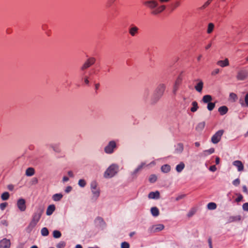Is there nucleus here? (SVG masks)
Returning <instances> with one entry per match:
<instances>
[{
	"label": "nucleus",
	"mask_w": 248,
	"mask_h": 248,
	"mask_svg": "<svg viewBox=\"0 0 248 248\" xmlns=\"http://www.w3.org/2000/svg\"><path fill=\"white\" fill-rule=\"evenodd\" d=\"M92 191L94 195L96 197H98L99 195V191L97 189L95 190H92Z\"/></svg>",
	"instance_id": "obj_46"
},
{
	"label": "nucleus",
	"mask_w": 248,
	"mask_h": 248,
	"mask_svg": "<svg viewBox=\"0 0 248 248\" xmlns=\"http://www.w3.org/2000/svg\"><path fill=\"white\" fill-rule=\"evenodd\" d=\"M96 187H97V185H96V183H92V190H95V189H96Z\"/></svg>",
	"instance_id": "obj_52"
},
{
	"label": "nucleus",
	"mask_w": 248,
	"mask_h": 248,
	"mask_svg": "<svg viewBox=\"0 0 248 248\" xmlns=\"http://www.w3.org/2000/svg\"><path fill=\"white\" fill-rule=\"evenodd\" d=\"M143 5L147 8L151 10V13L153 15H157L161 13L166 8V6L164 5L157 7L158 2L155 0L145 1L143 2Z\"/></svg>",
	"instance_id": "obj_1"
},
{
	"label": "nucleus",
	"mask_w": 248,
	"mask_h": 248,
	"mask_svg": "<svg viewBox=\"0 0 248 248\" xmlns=\"http://www.w3.org/2000/svg\"><path fill=\"white\" fill-rule=\"evenodd\" d=\"M215 107V103L212 102H209L207 105V109L209 111L212 110Z\"/></svg>",
	"instance_id": "obj_35"
},
{
	"label": "nucleus",
	"mask_w": 248,
	"mask_h": 248,
	"mask_svg": "<svg viewBox=\"0 0 248 248\" xmlns=\"http://www.w3.org/2000/svg\"><path fill=\"white\" fill-rule=\"evenodd\" d=\"M11 242L9 239L4 238L0 241V248H10Z\"/></svg>",
	"instance_id": "obj_11"
},
{
	"label": "nucleus",
	"mask_w": 248,
	"mask_h": 248,
	"mask_svg": "<svg viewBox=\"0 0 248 248\" xmlns=\"http://www.w3.org/2000/svg\"><path fill=\"white\" fill-rule=\"evenodd\" d=\"M217 64L222 67H224L229 65V61L227 58H226L224 60L218 61L217 62Z\"/></svg>",
	"instance_id": "obj_15"
},
{
	"label": "nucleus",
	"mask_w": 248,
	"mask_h": 248,
	"mask_svg": "<svg viewBox=\"0 0 248 248\" xmlns=\"http://www.w3.org/2000/svg\"><path fill=\"white\" fill-rule=\"evenodd\" d=\"M205 123L204 122L199 123L196 127V129L197 131H201L205 127Z\"/></svg>",
	"instance_id": "obj_25"
},
{
	"label": "nucleus",
	"mask_w": 248,
	"mask_h": 248,
	"mask_svg": "<svg viewBox=\"0 0 248 248\" xmlns=\"http://www.w3.org/2000/svg\"><path fill=\"white\" fill-rule=\"evenodd\" d=\"M72 190V187L71 186H67L65 190V191L66 192V193H68L69 192H70L71 190Z\"/></svg>",
	"instance_id": "obj_54"
},
{
	"label": "nucleus",
	"mask_w": 248,
	"mask_h": 248,
	"mask_svg": "<svg viewBox=\"0 0 248 248\" xmlns=\"http://www.w3.org/2000/svg\"><path fill=\"white\" fill-rule=\"evenodd\" d=\"M8 189L10 190H13V189H14V186L13 185H9L8 186Z\"/></svg>",
	"instance_id": "obj_60"
},
{
	"label": "nucleus",
	"mask_w": 248,
	"mask_h": 248,
	"mask_svg": "<svg viewBox=\"0 0 248 248\" xmlns=\"http://www.w3.org/2000/svg\"><path fill=\"white\" fill-rule=\"evenodd\" d=\"M164 226L163 224H157L153 226L151 231L153 232H157L163 230Z\"/></svg>",
	"instance_id": "obj_14"
},
{
	"label": "nucleus",
	"mask_w": 248,
	"mask_h": 248,
	"mask_svg": "<svg viewBox=\"0 0 248 248\" xmlns=\"http://www.w3.org/2000/svg\"><path fill=\"white\" fill-rule=\"evenodd\" d=\"M65 246V243L64 242H60L57 245V247L58 248H63Z\"/></svg>",
	"instance_id": "obj_40"
},
{
	"label": "nucleus",
	"mask_w": 248,
	"mask_h": 248,
	"mask_svg": "<svg viewBox=\"0 0 248 248\" xmlns=\"http://www.w3.org/2000/svg\"><path fill=\"white\" fill-rule=\"evenodd\" d=\"M170 170V167L169 165H164L161 167V170L163 172L167 173Z\"/></svg>",
	"instance_id": "obj_24"
},
{
	"label": "nucleus",
	"mask_w": 248,
	"mask_h": 248,
	"mask_svg": "<svg viewBox=\"0 0 248 248\" xmlns=\"http://www.w3.org/2000/svg\"><path fill=\"white\" fill-rule=\"evenodd\" d=\"M115 0H108V2L109 3V5H110L112 3H113Z\"/></svg>",
	"instance_id": "obj_63"
},
{
	"label": "nucleus",
	"mask_w": 248,
	"mask_h": 248,
	"mask_svg": "<svg viewBox=\"0 0 248 248\" xmlns=\"http://www.w3.org/2000/svg\"><path fill=\"white\" fill-rule=\"evenodd\" d=\"M214 28V25L212 23H209L208 26V29H207V33H211L213 31Z\"/></svg>",
	"instance_id": "obj_33"
},
{
	"label": "nucleus",
	"mask_w": 248,
	"mask_h": 248,
	"mask_svg": "<svg viewBox=\"0 0 248 248\" xmlns=\"http://www.w3.org/2000/svg\"><path fill=\"white\" fill-rule=\"evenodd\" d=\"M55 210V206L54 204H51L48 206L47 208L46 214L47 216H50L52 214L53 212Z\"/></svg>",
	"instance_id": "obj_17"
},
{
	"label": "nucleus",
	"mask_w": 248,
	"mask_h": 248,
	"mask_svg": "<svg viewBox=\"0 0 248 248\" xmlns=\"http://www.w3.org/2000/svg\"><path fill=\"white\" fill-rule=\"evenodd\" d=\"M44 209L42 207H39L37 209L36 212L34 214L32 220L37 222H39L41 216L43 213Z\"/></svg>",
	"instance_id": "obj_7"
},
{
	"label": "nucleus",
	"mask_w": 248,
	"mask_h": 248,
	"mask_svg": "<svg viewBox=\"0 0 248 248\" xmlns=\"http://www.w3.org/2000/svg\"><path fill=\"white\" fill-rule=\"evenodd\" d=\"M212 98L210 95H205L203 96L202 101L204 103H209L212 100Z\"/></svg>",
	"instance_id": "obj_21"
},
{
	"label": "nucleus",
	"mask_w": 248,
	"mask_h": 248,
	"mask_svg": "<svg viewBox=\"0 0 248 248\" xmlns=\"http://www.w3.org/2000/svg\"><path fill=\"white\" fill-rule=\"evenodd\" d=\"M62 235L61 232L57 230H55L53 232V236L54 238H60Z\"/></svg>",
	"instance_id": "obj_31"
},
{
	"label": "nucleus",
	"mask_w": 248,
	"mask_h": 248,
	"mask_svg": "<svg viewBox=\"0 0 248 248\" xmlns=\"http://www.w3.org/2000/svg\"><path fill=\"white\" fill-rule=\"evenodd\" d=\"M243 191L244 192H245L246 194L248 193V188L246 187V186H243Z\"/></svg>",
	"instance_id": "obj_53"
},
{
	"label": "nucleus",
	"mask_w": 248,
	"mask_h": 248,
	"mask_svg": "<svg viewBox=\"0 0 248 248\" xmlns=\"http://www.w3.org/2000/svg\"><path fill=\"white\" fill-rule=\"evenodd\" d=\"M207 207L210 210H214L217 208V205L214 202H210L208 204Z\"/></svg>",
	"instance_id": "obj_32"
},
{
	"label": "nucleus",
	"mask_w": 248,
	"mask_h": 248,
	"mask_svg": "<svg viewBox=\"0 0 248 248\" xmlns=\"http://www.w3.org/2000/svg\"><path fill=\"white\" fill-rule=\"evenodd\" d=\"M63 195L62 194H55L53 196L52 199L53 201L57 202L60 201Z\"/></svg>",
	"instance_id": "obj_23"
},
{
	"label": "nucleus",
	"mask_w": 248,
	"mask_h": 248,
	"mask_svg": "<svg viewBox=\"0 0 248 248\" xmlns=\"http://www.w3.org/2000/svg\"><path fill=\"white\" fill-rule=\"evenodd\" d=\"M84 82H85V83L86 84H89V80H88V78H87V77H86V78H85V79H84Z\"/></svg>",
	"instance_id": "obj_62"
},
{
	"label": "nucleus",
	"mask_w": 248,
	"mask_h": 248,
	"mask_svg": "<svg viewBox=\"0 0 248 248\" xmlns=\"http://www.w3.org/2000/svg\"><path fill=\"white\" fill-rule=\"evenodd\" d=\"M215 152V149L213 148H210L204 151L205 155H208L213 153Z\"/></svg>",
	"instance_id": "obj_37"
},
{
	"label": "nucleus",
	"mask_w": 248,
	"mask_h": 248,
	"mask_svg": "<svg viewBox=\"0 0 248 248\" xmlns=\"http://www.w3.org/2000/svg\"><path fill=\"white\" fill-rule=\"evenodd\" d=\"M128 32L132 37H134L139 34V28L134 25H131L128 29Z\"/></svg>",
	"instance_id": "obj_9"
},
{
	"label": "nucleus",
	"mask_w": 248,
	"mask_h": 248,
	"mask_svg": "<svg viewBox=\"0 0 248 248\" xmlns=\"http://www.w3.org/2000/svg\"><path fill=\"white\" fill-rule=\"evenodd\" d=\"M35 170L33 168H28L26 170V175L28 176H31L34 175Z\"/></svg>",
	"instance_id": "obj_20"
},
{
	"label": "nucleus",
	"mask_w": 248,
	"mask_h": 248,
	"mask_svg": "<svg viewBox=\"0 0 248 248\" xmlns=\"http://www.w3.org/2000/svg\"><path fill=\"white\" fill-rule=\"evenodd\" d=\"M185 164L183 162H181L179 164L177 165L176 170L178 172H181L184 168Z\"/></svg>",
	"instance_id": "obj_28"
},
{
	"label": "nucleus",
	"mask_w": 248,
	"mask_h": 248,
	"mask_svg": "<svg viewBox=\"0 0 248 248\" xmlns=\"http://www.w3.org/2000/svg\"><path fill=\"white\" fill-rule=\"evenodd\" d=\"M17 206L21 211H25L26 209L25 200L22 198L19 199L17 202Z\"/></svg>",
	"instance_id": "obj_10"
},
{
	"label": "nucleus",
	"mask_w": 248,
	"mask_h": 248,
	"mask_svg": "<svg viewBox=\"0 0 248 248\" xmlns=\"http://www.w3.org/2000/svg\"><path fill=\"white\" fill-rule=\"evenodd\" d=\"M224 133V130H219L217 131L212 137L211 141L214 144H217L219 142L221 139V137Z\"/></svg>",
	"instance_id": "obj_3"
},
{
	"label": "nucleus",
	"mask_w": 248,
	"mask_h": 248,
	"mask_svg": "<svg viewBox=\"0 0 248 248\" xmlns=\"http://www.w3.org/2000/svg\"><path fill=\"white\" fill-rule=\"evenodd\" d=\"M184 150V146L182 143L177 144L175 151L177 153H182Z\"/></svg>",
	"instance_id": "obj_26"
},
{
	"label": "nucleus",
	"mask_w": 248,
	"mask_h": 248,
	"mask_svg": "<svg viewBox=\"0 0 248 248\" xmlns=\"http://www.w3.org/2000/svg\"><path fill=\"white\" fill-rule=\"evenodd\" d=\"M237 195H238V197L235 199V202H239L242 200L243 197V196L240 194H238Z\"/></svg>",
	"instance_id": "obj_42"
},
{
	"label": "nucleus",
	"mask_w": 248,
	"mask_h": 248,
	"mask_svg": "<svg viewBox=\"0 0 248 248\" xmlns=\"http://www.w3.org/2000/svg\"><path fill=\"white\" fill-rule=\"evenodd\" d=\"M209 170L212 171H215L217 170V168L215 165H212L210 167Z\"/></svg>",
	"instance_id": "obj_49"
},
{
	"label": "nucleus",
	"mask_w": 248,
	"mask_h": 248,
	"mask_svg": "<svg viewBox=\"0 0 248 248\" xmlns=\"http://www.w3.org/2000/svg\"><path fill=\"white\" fill-rule=\"evenodd\" d=\"M75 248H82V246L80 245H77L76 246Z\"/></svg>",
	"instance_id": "obj_64"
},
{
	"label": "nucleus",
	"mask_w": 248,
	"mask_h": 248,
	"mask_svg": "<svg viewBox=\"0 0 248 248\" xmlns=\"http://www.w3.org/2000/svg\"><path fill=\"white\" fill-rule=\"evenodd\" d=\"M41 234L43 236H47L49 234L48 229L46 227L43 228L41 230Z\"/></svg>",
	"instance_id": "obj_34"
},
{
	"label": "nucleus",
	"mask_w": 248,
	"mask_h": 248,
	"mask_svg": "<svg viewBox=\"0 0 248 248\" xmlns=\"http://www.w3.org/2000/svg\"><path fill=\"white\" fill-rule=\"evenodd\" d=\"M233 165L237 167L238 171H242L244 170V165L242 162L239 160H236L233 162Z\"/></svg>",
	"instance_id": "obj_12"
},
{
	"label": "nucleus",
	"mask_w": 248,
	"mask_h": 248,
	"mask_svg": "<svg viewBox=\"0 0 248 248\" xmlns=\"http://www.w3.org/2000/svg\"><path fill=\"white\" fill-rule=\"evenodd\" d=\"M240 219H241V217L239 216L230 217V220H231V221H232L240 220Z\"/></svg>",
	"instance_id": "obj_43"
},
{
	"label": "nucleus",
	"mask_w": 248,
	"mask_h": 248,
	"mask_svg": "<svg viewBox=\"0 0 248 248\" xmlns=\"http://www.w3.org/2000/svg\"><path fill=\"white\" fill-rule=\"evenodd\" d=\"M180 5V2L178 1H176L174 4V8H176Z\"/></svg>",
	"instance_id": "obj_51"
},
{
	"label": "nucleus",
	"mask_w": 248,
	"mask_h": 248,
	"mask_svg": "<svg viewBox=\"0 0 248 248\" xmlns=\"http://www.w3.org/2000/svg\"><path fill=\"white\" fill-rule=\"evenodd\" d=\"M95 62V59L93 57H91L88 59L86 62L84 63L82 66L81 67L80 69L82 71H84L87 68H89L92 65H93Z\"/></svg>",
	"instance_id": "obj_5"
},
{
	"label": "nucleus",
	"mask_w": 248,
	"mask_h": 248,
	"mask_svg": "<svg viewBox=\"0 0 248 248\" xmlns=\"http://www.w3.org/2000/svg\"><path fill=\"white\" fill-rule=\"evenodd\" d=\"M245 102L246 106L248 107V93L246 94L245 97Z\"/></svg>",
	"instance_id": "obj_50"
},
{
	"label": "nucleus",
	"mask_w": 248,
	"mask_h": 248,
	"mask_svg": "<svg viewBox=\"0 0 248 248\" xmlns=\"http://www.w3.org/2000/svg\"><path fill=\"white\" fill-rule=\"evenodd\" d=\"M198 83L195 85V89L199 93H201L203 87V83L201 79H198Z\"/></svg>",
	"instance_id": "obj_13"
},
{
	"label": "nucleus",
	"mask_w": 248,
	"mask_h": 248,
	"mask_svg": "<svg viewBox=\"0 0 248 248\" xmlns=\"http://www.w3.org/2000/svg\"><path fill=\"white\" fill-rule=\"evenodd\" d=\"M248 77V71L246 70H241L238 72L236 78L238 80H243Z\"/></svg>",
	"instance_id": "obj_8"
},
{
	"label": "nucleus",
	"mask_w": 248,
	"mask_h": 248,
	"mask_svg": "<svg viewBox=\"0 0 248 248\" xmlns=\"http://www.w3.org/2000/svg\"><path fill=\"white\" fill-rule=\"evenodd\" d=\"M86 184L85 181L83 179H80L78 181V185L81 187H84Z\"/></svg>",
	"instance_id": "obj_39"
},
{
	"label": "nucleus",
	"mask_w": 248,
	"mask_h": 248,
	"mask_svg": "<svg viewBox=\"0 0 248 248\" xmlns=\"http://www.w3.org/2000/svg\"><path fill=\"white\" fill-rule=\"evenodd\" d=\"M218 111L221 115H223L227 113L228 108L226 106H223L219 107Z\"/></svg>",
	"instance_id": "obj_18"
},
{
	"label": "nucleus",
	"mask_w": 248,
	"mask_h": 248,
	"mask_svg": "<svg viewBox=\"0 0 248 248\" xmlns=\"http://www.w3.org/2000/svg\"><path fill=\"white\" fill-rule=\"evenodd\" d=\"M232 183L234 186H238L240 184V180L238 178L236 179L233 181Z\"/></svg>",
	"instance_id": "obj_47"
},
{
	"label": "nucleus",
	"mask_w": 248,
	"mask_h": 248,
	"mask_svg": "<svg viewBox=\"0 0 248 248\" xmlns=\"http://www.w3.org/2000/svg\"><path fill=\"white\" fill-rule=\"evenodd\" d=\"M211 46H212V44L211 43H209L208 45H207L205 46V49H206V50L208 49Z\"/></svg>",
	"instance_id": "obj_59"
},
{
	"label": "nucleus",
	"mask_w": 248,
	"mask_h": 248,
	"mask_svg": "<svg viewBox=\"0 0 248 248\" xmlns=\"http://www.w3.org/2000/svg\"><path fill=\"white\" fill-rule=\"evenodd\" d=\"M229 99L232 102H235L237 99V95L233 93H232L230 94Z\"/></svg>",
	"instance_id": "obj_29"
},
{
	"label": "nucleus",
	"mask_w": 248,
	"mask_h": 248,
	"mask_svg": "<svg viewBox=\"0 0 248 248\" xmlns=\"http://www.w3.org/2000/svg\"><path fill=\"white\" fill-rule=\"evenodd\" d=\"M208 243H209L210 248H213L212 244V239L211 238L208 239Z\"/></svg>",
	"instance_id": "obj_56"
},
{
	"label": "nucleus",
	"mask_w": 248,
	"mask_h": 248,
	"mask_svg": "<svg viewBox=\"0 0 248 248\" xmlns=\"http://www.w3.org/2000/svg\"><path fill=\"white\" fill-rule=\"evenodd\" d=\"M68 180H69V178L67 176H64L63 177V180H63V182L67 181H68Z\"/></svg>",
	"instance_id": "obj_61"
},
{
	"label": "nucleus",
	"mask_w": 248,
	"mask_h": 248,
	"mask_svg": "<svg viewBox=\"0 0 248 248\" xmlns=\"http://www.w3.org/2000/svg\"><path fill=\"white\" fill-rule=\"evenodd\" d=\"M10 197L9 193L8 192H5L1 194V198L3 201L7 200Z\"/></svg>",
	"instance_id": "obj_30"
},
{
	"label": "nucleus",
	"mask_w": 248,
	"mask_h": 248,
	"mask_svg": "<svg viewBox=\"0 0 248 248\" xmlns=\"http://www.w3.org/2000/svg\"><path fill=\"white\" fill-rule=\"evenodd\" d=\"M160 197V193L159 191L151 192L148 195L149 199H159Z\"/></svg>",
	"instance_id": "obj_16"
},
{
	"label": "nucleus",
	"mask_w": 248,
	"mask_h": 248,
	"mask_svg": "<svg viewBox=\"0 0 248 248\" xmlns=\"http://www.w3.org/2000/svg\"><path fill=\"white\" fill-rule=\"evenodd\" d=\"M157 180V176L155 174L151 175L149 177V181L150 183H154Z\"/></svg>",
	"instance_id": "obj_36"
},
{
	"label": "nucleus",
	"mask_w": 248,
	"mask_h": 248,
	"mask_svg": "<svg viewBox=\"0 0 248 248\" xmlns=\"http://www.w3.org/2000/svg\"><path fill=\"white\" fill-rule=\"evenodd\" d=\"M243 209L244 211H248V202L245 203L243 205Z\"/></svg>",
	"instance_id": "obj_45"
},
{
	"label": "nucleus",
	"mask_w": 248,
	"mask_h": 248,
	"mask_svg": "<svg viewBox=\"0 0 248 248\" xmlns=\"http://www.w3.org/2000/svg\"><path fill=\"white\" fill-rule=\"evenodd\" d=\"M116 148V143L115 141H110L108 145L105 148V152L107 154H111L113 152L114 149Z\"/></svg>",
	"instance_id": "obj_6"
},
{
	"label": "nucleus",
	"mask_w": 248,
	"mask_h": 248,
	"mask_svg": "<svg viewBox=\"0 0 248 248\" xmlns=\"http://www.w3.org/2000/svg\"><path fill=\"white\" fill-rule=\"evenodd\" d=\"M68 174L71 177H73L74 176L73 173L71 170L68 172Z\"/></svg>",
	"instance_id": "obj_57"
},
{
	"label": "nucleus",
	"mask_w": 248,
	"mask_h": 248,
	"mask_svg": "<svg viewBox=\"0 0 248 248\" xmlns=\"http://www.w3.org/2000/svg\"><path fill=\"white\" fill-rule=\"evenodd\" d=\"M151 212L153 216L156 217L159 214L158 208L156 207H152L151 209Z\"/></svg>",
	"instance_id": "obj_22"
},
{
	"label": "nucleus",
	"mask_w": 248,
	"mask_h": 248,
	"mask_svg": "<svg viewBox=\"0 0 248 248\" xmlns=\"http://www.w3.org/2000/svg\"><path fill=\"white\" fill-rule=\"evenodd\" d=\"M129 244L126 242H124L121 244V248H129Z\"/></svg>",
	"instance_id": "obj_38"
},
{
	"label": "nucleus",
	"mask_w": 248,
	"mask_h": 248,
	"mask_svg": "<svg viewBox=\"0 0 248 248\" xmlns=\"http://www.w3.org/2000/svg\"><path fill=\"white\" fill-rule=\"evenodd\" d=\"M165 89V86L163 84H159L156 88L155 93V96L156 100H157L162 96Z\"/></svg>",
	"instance_id": "obj_4"
},
{
	"label": "nucleus",
	"mask_w": 248,
	"mask_h": 248,
	"mask_svg": "<svg viewBox=\"0 0 248 248\" xmlns=\"http://www.w3.org/2000/svg\"><path fill=\"white\" fill-rule=\"evenodd\" d=\"M219 162H220V159L219 158V157H217L216 158V164H218L219 163Z\"/></svg>",
	"instance_id": "obj_58"
},
{
	"label": "nucleus",
	"mask_w": 248,
	"mask_h": 248,
	"mask_svg": "<svg viewBox=\"0 0 248 248\" xmlns=\"http://www.w3.org/2000/svg\"><path fill=\"white\" fill-rule=\"evenodd\" d=\"M118 167L115 164L110 165L106 170L104 176L106 178H111L114 176L118 171Z\"/></svg>",
	"instance_id": "obj_2"
},
{
	"label": "nucleus",
	"mask_w": 248,
	"mask_h": 248,
	"mask_svg": "<svg viewBox=\"0 0 248 248\" xmlns=\"http://www.w3.org/2000/svg\"><path fill=\"white\" fill-rule=\"evenodd\" d=\"M192 105V107L191 108L190 110L193 112L196 111L199 108L197 102L196 101H193Z\"/></svg>",
	"instance_id": "obj_27"
},
{
	"label": "nucleus",
	"mask_w": 248,
	"mask_h": 248,
	"mask_svg": "<svg viewBox=\"0 0 248 248\" xmlns=\"http://www.w3.org/2000/svg\"><path fill=\"white\" fill-rule=\"evenodd\" d=\"M37 222L32 220L30 222V224H29L28 227H27V231L29 232H31L37 225Z\"/></svg>",
	"instance_id": "obj_19"
},
{
	"label": "nucleus",
	"mask_w": 248,
	"mask_h": 248,
	"mask_svg": "<svg viewBox=\"0 0 248 248\" xmlns=\"http://www.w3.org/2000/svg\"><path fill=\"white\" fill-rule=\"evenodd\" d=\"M195 212H196L195 210H194V209H192V210H191V211H190L189 212V213H188V214H187V216H188L189 217H192V216H193V215L195 213Z\"/></svg>",
	"instance_id": "obj_44"
},
{
	"label": "nucleus",
	"mask_w": 248,
	"mask_h": 248,
	"mask_svg": "<svg viewBox=\"0 0 248 248\" xmlns=\"http://www.w3.org/2000/svg\"><path fill=\"white\" fill-rule=\"evenodd\" d=\"M213 0H208L204 4L203 6L206 7Z\"/></svg>",
	"instance_id": "obj_55"
},
{
	"label": "nucleus",
	"mask_w": 248,
	"mask_h": 248,
	"mask_svg": "<svg viewBox=\"0 0 248 248\" xmlns=\"http://www.w3.org/2000/svg\"><path fill=\"white\" fill-rule=\"evenodd\" d=\"M219 72V69H216L213 71H212L211 74L212 75H216Z\"/></svg>",
	"instance_id": "obj_48"
},
{
	"label": "nucleus",
	"mask_w": 248,
	"mask_h": 248,
	"mask_svg": "<svg viewBox=\"0 0 248 248\" xmlns=\"http://www.w3.org/2000/svg\"><path fill=\"white\" fill-rule=\"evenodd\" d=\"M8 203L7 202H3L0 204V208L1 210H3L7 206Z\"/></svg>",
	"instance_id": "obj_41"
}]
</instances>
